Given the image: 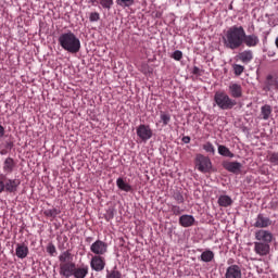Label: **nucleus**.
<instances>
[{
	"label": "nucleus",
	"instance_id": "c756f323",
	"mask_svg": "<svg viewBox=\"0 0 278 278\" xmlns=\"http://www.w3.org/2000/svg\"><path fill=\"white\" fill-rule=\"evenodd\" d=\"M116 3L121 8H131V5L136 4V0H116Z\"/></svg>",
	"mask_w": 278,
	"mask_h": 278
},
{
	"label": "nucleus",
	"instance_id": "5701e85b",
	"mask_svg": "<svg viewBox=\"0 0 278 278\" xmlns=\"http://www.w3.org/2000/svg\"><path fill=\"white\" fill-rule=\"evenodd\" d=\"M217 151L223 157H236V154H233L226 146L218 144Z\"/></svg>",
	"mask_w": 278,
	"mask_h": 278
},
{
	"label": "nucleus",
	"instance_id": "a19ab883",
	"mask_svg": "<svg viewBox=\"0 0 278 278\" xmlns=\"http://www.w3.org/2000/svg\"><path fill=\"white\" fill-rule=\"evenodd\" d=\"M269 162L274 164L275 166H278V152L271 153L269 157Z\"/></svg>",
	"mask_w": 278,
	"mask_h": 278
},
{
	"label": "nucleus",
	"instance_id": "ddd939ff",
	"mask_svg": "<svg viewBox=\"0 0 278 278\" xmlns=\"http://www.w3.org/2000/svg\"><path fill=\"white\" fill-rule=\"evenodd\" d=\"M225 278H242V269L238 265H230L226 269Z\"/></svg>",
	"mask_w": 278,
	"mask_h": 278
},
{
	"label": "nucleus",
	"instance_id": "bb28decb",
	"mask_svg": "<svg viewBox=\"0 0 278 278\" xmlns=\"http://www.w3.org/2000/svg\"><path fill=\"white\" fill-rule=\"evenodd\" d=\"M59 262H61V264L73 263V254L71 253V251L67 250V251L63 252L59 256Z\"/></svg>",
	"mask_w": 278,
	"mask_h": 278
},
{
	"label": "nucleus",
	"instance_id": "aec40b11",
	"mask_svg": "<svg viewBox=\"0 0 278 278\" xmlns=\"http://www.w3.org/2000/svg\"><path fill=\"white\" fill-rule=\"evenodd\" d=\"M14 168H16V162H14V159L7 157L3 162V170L7 174L13 173Z\"/></svg>",
	"mask_w": 278,
	"mask_h": 278
},
{
	"label": "nucleus",
	"instance_id": "473e14b6",
	"mask_svg": "<svg viewBox=\"0 0 278 278\" xmlns=\"http://www.w3.org/2000/svg\"><path fill=\"white\" fill-rule=\"evenodd\" d=\"M115 214H116V210H114V207H109V210H106V213L104 215L105 220L110 223V220L114 218Z\"/></svg>",
	"mask_w": 278,
	"mask_h": 278
},
{
	"label": "nucleus",
	"instance_id": "7ed1b4c3",
	"mask_svg": "<svg viewBox=\"0 0 278 278\" xmlns=\"http://www.w3.org/2000/svg\"><path fill=\"white\" fill-rule=\"evenodd\" d=\"M214 101L220 110H233L238 105V101L230 99L225 91H217L214 94Z\"/></svg>",
	"mask_w": 278,
	"mask_h": 278
},
{
	"label": "nucleus",
	"instance_id": "49530a36",
	"mask_svg": "<svg viewBox=\"0 0 278 278\" xmlns=\"http://www.w3.org/2000/svg\"><path fill=\"white\" fill-rule=\"evenodd\" d=\"M182 142L185 144H190V137L186 136V137H182Z\"/></svg>",
	"mask_w": 278,
	"mask_h": 278
},
{
	"label": "nucleus",
	"instance_id": "c9c22d12",
	"mask_svg": "<svg viewBox=\"0 0 278 278\" xmlns=\"http://www.w3.org/2000/svg\"><path fill=\"white\" fill-rule=\"evenodd\" d=\"M46 251L53 257L56 253L55 245L52 242L48 243Z\"/></svg>",
	"mask_w": 278,
	"mask_h": 278
},
{
	"label": "nucleus",
	"instance_id": "f257e3e1",
	"mask_svg": "<svg viewBox=\"0 0 278 278\" xmlns=\"http://www.w3.org/2000/svg\"><path fill=\"white\" fill-rule=\"evenodd\" d=\"M244 39V27L242 26H231L226 31V36L223 37L224 45L227 49H231L232 51L236 49H240L243 45Z\"/></svg>",
	"mask_w": 278,
	"mask_h": 278
},
{
	"label": "nucleus",
	"instance_id": "7c9ffc66",
	"mask_svg": "<svg viewBox=\"0 0 278 278\" xmlns=\"http://www.w3.org/2000/svg\"><path fill=\"white\" fill-rule=\"evenodd\" d=\"M106 278H123V274L115 266L113 270H108Z\"/></svg>",
	"mask_w": 278,
	"mask_h": 278
},
{
	"label": "nucleus",
	"instance_id": "20e7f679",
	"mask_svg": "<svg viewBox=\"0 0 278 278\" xmlns=\"http://www.w3.org/2000/svg\"><path fill=\"white\" fill-rule=\"evenodd\" d=\"M194 164L200 173H214L216 169L212 167V161L208 156L203 154H197Z\"/></svg>",
	"mask_w": 278,
	"mask_h": 278
},
{
	"label": "nucleus",
	"instance_id": "4be33fe9",
	"mask_svg": "<svg viewBox=\"0 0 278 278\" xmlns=\"http://www.w3.org/2000/svg\"><path fill=\"white\" fill-rule=\"evenodd\" d=\"M116 186L119 190H123V192H131L134 189L131 188V185H129L125 179L117 178Z\"/></svg>",
	"mask_w": 278,
	"mask_h": 278
},
{
	"label": "nucleus",
	"instance_id": "f3484780",
	"mask_svg": "<svg viewBox=\"0 0 278 278\" xmlns=\"http://www.w3.org/2000/svg\"><path fill=\"white\" fill-rule=\"evenodd\" d=\"M273 88H278V81L273 77V75H267L266 80H265V87L263 90L266 92H269V90H273Z\"/></svg>",
	"mask_w": 278,
	"mask_h": 278
},
{
	"label": "nucleus",
	"instance_id": "de8ad7c7",
	"mask_svg": "<svg viewBox=\"0 0 278 278\" xmlns=\"http://www.w3.org/2000/svg\"><path fill=\"white\" fill-rule=\"evenodd\" d=\"M200 71H201V70H200L198 66H194V67H193V71H192V74H193V75H199Z\"/></svg>",
	"mask_w": 278,
	"mask_h": 278
},
{
	"label": "nucleus",
	"instance_id": "0eeeda50",
	"mask_svg": "<svg viewBox=\"0 0 278 278\" xmlns=\"http://www.w3.org/2000/svg\"><path fill=\"white\" fill-rule=\"evenodd\" d=\"M90 251L94 253V255H105V253H108V243L102 240H97L91 244Z\"/></svg>",
	"mask_w": 278,
	"mask_h": 278
},
{
	"label": "nucleus",
	"instance_id": "c85d7f7f",
	"mask_svg": "<svg viewBox=\"0 0 278 278\" xmlns=\"http://www.w3.org/2000/svg\"><path fill=\"white\" fill-rule=\"evenodd\" d=\"M62 211L58 210V208H51V210H46L43 212L45 216H47L48 218H56L59 214H61Z\"/></svg>",
	"mask_w": 278,
	"mask_h": 278
},
{
	"label": "nucleus",
	"instance_id": "72a5a7b5",
	"mask_svg": "<svg viewBox=\"0 0 278 278\" xmlns=\"http://www.w3.org/2000/svg\"><path fill=\"white\" fill-rule=\"evenodd\" d=\"M100 4L103 10H112V5H114V0H100Z\"/></svg>",
	"mask_w": 278,
	"mask_h": 278
},
{
	"label": "nucleus",
	"instance_id": "4c0bfd02",
	"mask_svg": "<svg viewBox=\"0 0 278 278\" xmlns=\"http://www.w3.org/2000/svg\"><path fill=\"white\" fill-rule=\"evenodd\" d=\"M161 121L163 125H168L170 123V115L164 112H161Z\"/></svg>",
	"mask_w": 278,
	"mask_h": 278
},
{
	"label": "nucleus",
	"instance_id": "412c9836",
	"mask_svg": "<svg viewBox=\"0 0 278 278\" xmlns=\"http://www.w3.org/2000/svg\"><path fill=\"white\" fill-rule=\"evenodd\" d=\"M237 58L243 63V64H249L251 60H253V51L251 50H245L243 52H240Z\"/></svg>",
	"mask_w": 278,
	"mask_h": 278
},
{
	"label": "nucleus",
	"instance_id": "09e8293b",
	"mask_svg": "<svg viewBox=\"0 0 278 278\" xmlns=\"http://www.w3.org/2000/svg\"><path fill=\"white\" fill-rule=\"evenodd\" d=\"M0 155H8V149H2L0 151Z\"/></svg>",
	"mask_w": 278,
	"mask_h": 278
},
{
	"label": "nucleus",
	"instance_id": "2f4dec72",
	"mask_svg": "<svg viewBox=\"0 0 278 278\" xmlns=\"http://www.w3.org/2000/svg\"><path fill=\"white\" fill-rule=\"evenodd\" d=\"M203 150L206 151V153H211L212 155L216 154V150L214 149V144L212 142L207 141L203 144Z\"/></svg>",
	"mask_w": 278,
	"mask_h": 278
},
{
	"label": "nucleus",
	"instance_id": "a878e982",
	"mask_svg": "<svg viewBox=\"0 0 278 278\" xmlns=\"http://www.w3.org/2000/svg\"><path fill=\"white\" fill-rule=\"evenodd\" d=\"M261 114L264 121H268L270 118V114H273V106L270 104H265L261 108Z\"/></svg>",
	"mask_w": 278,
	"mask_h": 278
},
{
	"label": "nucleus",
	"instance_id": "8fccbe9b",
	"mask_svg": "<svg viewBox=\"0 0 278 278\" xmlns=\"http://www.w3.org/2000/svg\"><path fill=\"white\" fill-rule=\"evenodd\" d=\"M89 3H92V5H94V3H100V0H89Z\"/></svg>",
	"mask_w": 278,
	"mask_h": 278
},
{
	"label": "nucleus",
	"instance_id": "2eb2a0df",
	"mask_svg": "<svg viewBox=\"0 0 278 278\" xmlns=\"http://www.w3.org/2000/svg\"><path fill=\"white\" fill-rule=\"evenodd\" d=\"M254 251L257 255H268L270 253V245L264 242H255Z\"/></svg>",
	"mask_w": 278,
	"mask_h": 278
},
{
	"label": "nucleus",
	"instance_id": "37998d69",
	"mask_svg": "<svg viewBox=\"0 0 278 278\" xmlns=\"http://www.w3.org/2000/svg\"><path fill=\"white\" fill-rule=\"evenodd\" d=\"M4 149L12 151L14 149V141H5Z\"/></svg>",
	"mask_w": 278,
	"mask_h": 278
},
{
	"label": "nucleus",
	"instance_id": "f8f14e48",
	"mask_svg": "<svg viewBox=\"0 0 278 278\" xmlns=\"http://www.w3.org/2000/svg\"><path fill=\"white\" fill-rule=\"evenodd\" d=\"M255 238L260 242L268 244L269 242H273V232L268 230H258L255 232Z\"/></svg>",
	"mask_w": 278,
	"mask_h": 278
},
{
	"label": "nucleus",
	"instance_id": "ea45409f",
	"mask_svg": "<svg viewBox=\"0 0 278 278\" xmlns=\"http://www.w3.org/2000/svg\"><path fill=\"white\" fill-rule=\"evenodd\" d=\"M100 18L101 16L99 15V13L97 12L90 13V16H89L90 23H97V21H99Z\"/></svg>",
	"mask_w": 278,
	"mask_h": 278
},
{
	"label": "nucleus",
	"instance_id": "6e6552de",
	"mask_svg": "<svg viewBox=\"0 0 278 278\" xmlns=\"http://www.w3.org/2000/svg\"><path fill=\"white\" fill-rule=\"evenodd\" d=\"M222 166L225 170H228V173H233V175H238L242 170V163L238 161H224Z\"/></svg>",
	"mask_w": 278,
	"mask_h": 278
},
{
	"label": "nucleus",
	"instance_id": "39448f33",
	"mask_svg": "<svg viewBox=\"0 0 278 278\" xmlns=\"http://www.w3.org/2000/svg\"><path fill=\"white\" fill-rule=\"evenodd\" d=\"M18 186H21L20 179H10L8 176H4L3 192H7L8 194H16V192H18Z\"/></svg>",
	"mask_w": 278,
	"mask_h": 278
},
{
	"label": "nucleus",
	"instance_id": "dca6fc26",
	"mask_svg": "<svg viewBox=\"0 0 278 278\" xmlns=\"http://www.w3.org/2000/svg\"><path fill=\"white\" fill-rule=\"evenodd\" d=\"M15 255L20 258V260H25V257H27V255H29V248L27 245H25V243H17V247L15 249Z\"/></svg>",
	"mask_w": 278,
	"mask_h": 278
},
{
	"label": "nucleus",
	"instance_id": "393cba45",
	"mask_svg": "<svg viewBox=\"0 0 278 278\" xmlns=\"http://www.w3.org/2000/svg\"><path fill=\"white\" fill-rule=\"evenodd\" d=\"M233 204V200H231V197L229 195H220L218 198V205L220 207H229V205Z\"/></svg>",
	"mask_w": 278,
	"mask_h": 278
},
{
	"label": "nucleus",
	"instance_id": "9b49d317",
	"mask_svg": "<svg viewBox=\"0 0 278 278\" xmlns=\"http://www.w3.org/2000/svg\"><path fill=\"white\" fill-rule=\"evenodd\" d=\"M273 225V220L269 217L264 216V214H258L256 217V222L254 223V227L258 229H264L266 227H270Z\"/></svg>",
	"mask_w": 278,
	"mask_h": 278
},
{
	"label": "nucleus",
	"instance_id": "79ce46f5",
	"mask_svg": "<svg viewBox=\"0 0 278 278\" xmlns=\"http://www.w3.org/2000/svg\"><path fill=\"white\" fill-rule=\"evenodd\" d=\"M172 212L175 216H179V214H181L182 210L181 207H179L178 205H173L172 206Z\"/></svg>",
	"mask_w": 278,
	"mask_h": 278
},
{
	"label": "nucleus",
	"instance_id": "9d476101",
	"mask_svg": "<svg viewBox=\"0 0 278 278\" xmlns=\"http://www.w3.org/2000/svg\"><path fill=\"white\" fill-rule=\"evenodd\" d=\"M75 263H64L60 265V275L61 277L71 278L73 277L76 268Z\"/></svg>",
	"mask_w": 278,
	"mask_h": 278
},
{
	"label": "nucleus",
	"instance_id": "b1692460",
	"mask_svg": "<svg viewBox=\"0 0 278 278\" xmlns=\"http://www.w3.org/2000/svg\"><path fill=\"white\" fill-rule=\"evenodd\" d=\"M87 275H88V266L75 267L73 277L86 278Z\"/></svg>",
	"mask_w": 278,
	"mask_h": 278
},
{
	"label": "nucleus",
	"instance_id": "f704fd0d",
	"mask_svg": "<svg viewBox=\"0 0 278 278\" xmlns=\"http://www.w3.org/2000/svg\"><path fill=\"white\" fill-rule=\"evenodd\" d=\"M173 199L176 200L178 204H181L185 202L184 194H181L179 190L174 191Z\"/></svg>",
	"mask_w": 278,
	"mask_h": 278
},
{
	"label": "nucleus",
	"instance_id": "4468645a",
	"mask_svg": "<svg viewBox=\"0 0 278 278\" xmlns=\"http://www.w3.org/2000/svg\"><path fill=\"white\" fill-rule=\"evenodd\" d=\"M243 45L247 47H257L260 45V37L255 34L247 35V31H244Z\"/></svg>",
	"mask_w": 278,
	"mask_h": 278
},
{
	"label": "nucleus",
	"instance_id": "f03ea898",
	"mask_svg": "<svg viewBox=\"0 0 278 278\" xmlns=\"http://www.w3.org/2000/svg\"><path fill=\"white\" fill-rule=\"evenodd\" d=\"M59 45L67 53H79L81 50V41L74 35L73 31L63 33L59 36Z\"/></svg>",
	"mask_w": 278,
	"mask_h": 278
},
{
	"label": "nucleus",
	"instance_id": "cd10ccee",
	"mask_svg": "<svg viewBox=\"0 0 278 278\" xmlns=\"http://www.w3.org/2000/svg\"><path fill=\"white\" fill-rule=\"evenodd\" d=\"M214 260V252L212 250H205L201 254V261L205 263H210Z\"/></svg>",
	"mask_w": 278,
	"mask_h": 278
},
{
	"label": "nucleus",
	"instance_id": "58836bf2",
	"mask_svg": "<svg viewBox=\"0 0 278 278\" xmlns=\"http://www.w3.org/2000/svg\"><path fill=\"white\" fill-rule=\"evenodd\" d=\"M172 58L174 60H176L177 62L181 61V59L184 58V52H181V50H176L174 51V53L172 54Z\"/></svg>",
	"mask_w": 278,
	"mask_h": 278
},
{
	"label": "nucleus",
	"instance_id": "3c124183",
	"mask_svg": "<svg viewBox=\"0 0 278 278\" xmlns=\"http://www.w3.org/2000/svg\"><path fill=\"white\" fill-rule=\"evenodd\" d=\"M90 240V238L87 239V241Z\"/></svg>",
	"mask_w": 278,
	"mask_h": 278
},
{
	"label": "nucleus",
	"instance_id": "1a4fd4ad",
	"mask_svg": "<svg viewBox=\"0 0 278 278\" xmlns=\"http://www.w3.org/2000/svg\"><path fill=\"white\" fill-rule=\"evenodd\" d=\"M90 266L96 273H101L105 268V257L99 255L92 256Z\"/></svg>",
	"mask_w": 278,
	"mask_h": 278
},
{
	"label": "nucleus",
	"instance_id": "c03bdc74",
	"mask_svg": "<svg viewBox=\"0 0 278 278\" xmlns=\"http://www.w3.org/2000/svg\"><path fill=\"white\" fill-rule=\"evenodd\" d=\"M3 179H5V175L0 174V194L3 192Z\"/></svg>",
	"mask_w": 278,
	"mask_h": 278
},
{
	"label": "nucleus",
	"instance_id": "a18cd8bd",
	"mask_svg": "<svg viewBox=\"0 0 278 278\" xmlns=\"http://www.w3.org/2000/svg\"><path fill=\"white\" fill-rule=\"evenodd\" d=\"M3 136H5V127L0 125V140H1V138H3Z\"/></svg>",
	"mask_w": 278,
	"mask_h": 278
},
{
	"label": "nucleus",
	"instance_id": "a211bd4d",
	"mask_svg": "<svg viewBox=\"0 0 278 278\" xmlns=\"http://www.w3.org/2000/svg\"><path fill=\"white\" fill-rule=\"evenodd\" d=\"M229 92L233 99H240V97H242V86L236 83L231 84L229 86Z\"/></svg>",
	"mask_w": 278,
	"mask_h": 278
},
{
	"label": "nucleus",
	"instance_id": "423d86ee",
	"mask_svg": "<svg viewBox=\"0 0 278 278\" xmlns=\"http://www.w3.org/2000/svg\"><path fill=\"white\" fill-rule=\"evenodd\" d=\"M137 136L142 140V142H147V140H151V138H153V130H151L150 125L140 124L137 127Z\"/></svg>",
	"mask_w": 278,
	"mask_h": 278
},
{
	"label": "nucleus",
	"instance_id": "e433bc0d",
	"mask_svg": "<svg viewBox=\"0 0 278 278\" xmlns=\"http://www.w3.org/2000/svg\"><path fill=\"white\" fill-rule=\"evenodd\" d=\"M235 75L240 76L242 73H244V66L240 64L233 65Z\"/></svg>",
	"mask_w": 278,
	"mask_h": 278
},
{
	"label": "nucleus",
	"instance_id": "6ab92c4d",
	"mask_svg": "<svg viewBox=\"0 0 278 278\" xmlns=\"http://www.w3.org/2000/svg\"><path fill=\"white\" fill-rule=\"evenodd\" d=\"M194 223H195V219H194V216L192 215H181L179 217V225L181 227H192Z\"/></svg>",
	"mask_w": 278,
	"mask_h": 278
}]
</instances>
